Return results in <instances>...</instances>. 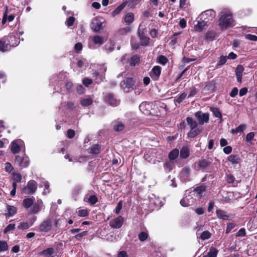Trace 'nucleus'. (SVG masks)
Wrapping results in <instances>:
<instances>
[{
    "instance_id": "4468645a",
    "label": "nucleus",
    "mask_w": 257,
    "mask_h": 257,
    "mask_svg": "<svg viewBox=\"0 0 257 257\" xmlns=\"http://www.w3.org/2000/svg\"><path fill=\"white\" fill-rule=\"evenodd\" d=\"M43 207V203L42 200H38L35 203L34 202L31 209V213L36 214L39 212Z\"/></svg>"
},
{
    "instance_id": "0e129e2a",
    "label": "nucleus",
    "mask_w": 257,
    "mask_h": 257,
    "mask_svg": "<svg viewBox=\"0 0 257 257\" xmlns=\"http://www.w3.org/2000/svg\"><path fill=\"white\" fill-rule=\"evenodd\" d=\"M254 136V133L253 132H250L247 134L246 136V141L247 142L251 141Z\"/></svg>"
},
{
    "instance_id": "f704fd0d",
    "label": "nucleus",
    "mask_w": 257,
    "mask_h": 257,
    "mask_svg": "<svg viewBox=\"0 0 257 257\" xmlns=\"http://www.w3.org/2000/svg\"><path fill=\"white\" fill-rule=\"evenodd\" d=\"M33 223H32L30 225L27 222H21L18 226V229L22 230H25L28 229L31 226L33 225Z\"/></svg>"
},
{
    "instance_id": "b1692460",
    "label": "nucleus",
    "mask_w": 257,
    "mask_h": 257,
    "mask_svg": "<svg viewBox=\"0 0 257 257\" xmlns=\"http://www.w3.org/2000/svg\"><path fill=\"white\" fill-rule=\"evenodd\" d=\"M34 198H27L25 199L23 201V206L28 209L31 207L34 204Z\"/></svg>"
},
{
    "instance_id": "3c124183",
    "label": "nucleus",
    "mask_w": 257,
    "mask_h": 257,
    "mask_svg": "<svg viewBox=\"0 0 257 257\" xmlns=\"http://www.w3.org/2000/svg\"><path fill=\"white\" fill-rule=\"evenodd\" d=\"M244 37L246 39L249 40L250 41H257V37L253 35L245 34V35H244Z\"/></svg>"
},
{
    "instance_id": "c756f323",
    "label": "nucleus",
    "mask_w": 257,
    "mask_h": 257,
    "mask_svg": "<svg viewBox=\"0 0 257 257\" xmlns=\"http://www.w3.org/2000/svg\"><path fill=\"white\" fill-rule=\"evenodd\" d=\"M186 121L188 125H189L191 130L197 127L198 123L196 121L193 120L192 118L190 117H187L186 118Z\"/></svg>"
},
{
    "instance_id": "7c9ffc66",
    "label": "nucleus",
    "mask_w": 257,
    "mask_h": 257,
    "mask_svg": "<svg viewBox=\"0 0 257 257\" xmlns=\"http://www.w3.org/2000/svg\"><path fill=\"white\" fill-rule=\"evenodd\" d=\"M88 152L91 154H98L100 151V147L98 145H94L89 148L88 149Z\"/></svg>"
},
{
    "instance_id": "603ef678",
    "label": "nucleus",
    "mask_w": 257,
    "mask_h": 257,
    "mask_svg": "<svg viewBox=\"0 0 257 257\" xmlns=\"http://www.w3.org/2000/svg\"><path fill=\"white\" fill-rule=\"evenodd\" d=\"M5 166L6 171L7 172L11 173L12 171L14 170V167L12 166V165L10 163L7 162V163H5Z\"/></svg>"
},
{
    "instance_id": "423d86ee",
    "label": "nucleus",
    "mask_w": 257,
    "mask_h": 257,
    "mask_svg": "<svg viewBox=\"0 0 257 257\" xmlns=\"http://www.w3.org/2000/svg\"><path fill=\"white\" fill-rule=\"evenodd\" d=\"M22 149L25 151L24 143L22 140H17L12 142L11 150L13 154L18 153Z\"/></svg>"
},
{
    "instance_id": "13d9d810",
    "label": "nucleus",
    "mask_w": 257,
    "mask_h": 257,
    "mask_svg": "<svg viewBox=\"0 0 257 257\" xmlns=\"http://www.w3.org/2000/svg\"><path fill=\"white\" fill-rule=\"evenodd\" d=\"M227 60V58L226 56H221L220 57L219 61L217 63L218 65H224Z\"/></svg>"
},
{
    "instance_id": "6e6d98bb",
    "label": "nucleus",
    "mask_w": 257,
    "mask_h": 257,
    "mask_svg": "<svg viewBox=\"0 0 257 257\" xmlns=\"http://www.w3.org/2000/svg\"><path fill=\"white\" fill-rule=\"evenodd\" d=\"M187 96V94L185 92L182 93L177 99L176 101L180 103L183 101V100L186 98Z\"/></svg>"
},
{
    "instance_id": "e2e57ef3",
    "label": "nucleus",
    "mask_w": 257,
    "mask_h": 257,
    "mask_svg": "<svg viewBox=\"0 0 257 257\" xmlns=\"http://www.w3.org/2000/svg\"><path fill=\"white\" fill-rule=\"evenodd\" d=\"M122 202L121 201H119L117 203V205H116V206L115 207V213L116 214H119V213L120 211V210H121V209L122 208Z\"/></svg>"
},
{
    "instance_id": "20e7f679",
    "label": "nucleus",
    "mask_w": 257,
    "mask_h": 257,
    "mask_svg": "<svg viewBox=\"0 0 257 257\" xmlns=\"http://www.w3.org/2000/svg\"><path fill=\"white\" fill-rule=\"evenodd\" d=\"M135 81V79L133 77L126 78L121 81L120 83L121 88L124 92H129L133 89Z\"/></svg>"
},
{
    "instance_id": "5fc2aeb1",
    "label": "nucleus",
    "mask_w": 257,
    "mask_h": 257,
    "mask_svg": "<svg viewBox=\"0 0 257 257\" xmlns=\"http://www.w3.org/2000/svg\"><path fill=\"white\" fill-rule=\"evenodd\" d=\"M246 128V125L244 124H241L237 126L234 130L235 133H239L244 131Z\"/></svg>"
},
{
    "instance_id": "2f4dec72",
    "label": "nucleus",
    "mask_w": 257,
    "mask_h": 257,
    "mask_svg": "<svg viewBox=\"0 0 257 257\" xmlns=\"http://www.w3.org/2000/svg\"><path fill=\"white\" fill-rule=\"evenodd\" d=\"M140 60V57L139 56L137 55H134L130 59V64L131 66H135L139 63Z\"/></svg>"
},
{
    "instance_id": "7ed1b4c3",
    "label": "nucleus",
    "mask_w": 257,
    "mask_h": 257,
    "mask_svg": "<svg viewBox=\"0 0 257 257\" xmlns=\"http://www.w3.org/2000/svg\"><path fill=\"white\" fill-rule=\"evenodd\" d=\"M195 201V199L190 191H186L184 197L180 200V204L183 207H188L192 205Z\"/></svg>"
},
{
    "instance_id": "79ce46f5",
    "label": "nucleus",
    "mask_w": 257,
    "mask_h": 257,
    "mask_svg": "<svg viewBox=\"0 0 257 257\" xmlns=\"http://www.w3.org/2000/svg\"><path fill=\"white\" fill-rule=\"evenodd\" d=\"M205 37L206 39L212 41L215 37V33L213 31H209L206 34Z\"/></svg>"
},
{
    "instance_id": "dca6fc26",
    "label": "nucleus",
    "mask_w": 257,
    "mask_h": 257,
    "mask_svg": "<svg viewBox=\"0 0 257 257\" xmlns=\"http://www.w3.org/2000/svg\"><path fill=\"white\" fill-rule=\"evenodd\" d=\"M205 187L203 185L196 187L193 190L191 191V193L194 197L201 198L202 196L203 192L205 191Z\"/></svg>"
},
{
    "instance_id": "c85d7f7f",
    "label": "nucleus",
    "mask_w": 257,
    "mask_h": 257,
    "mask_svg": "<svg viewBox=\"0 0 257 257\" xmlns=\"http://www.w3.org/2000/svg\"><path fill=\"white\" fill-rule=\"evenodd\" d=\"M189 150L187 147H183L180 150V157L181 158H187L189 156Z\"/></svg>"
},
{
    "instance_id": "052dcab7",
    "label": "nucleus",
    "mask_w": 257,
    "mask_h": 257,
    "mask_svg": "<svg viewBox=\"0 0 257 257\" xmlns=\"http://www.w3.org/2000/svg\"><path fill=\"white\" fill-rule=\"evenodd\" d=\"M77 92L79 94H82L84 93L85 88L82 85H78L77 86Z\"/></svg>"
},
{
    "instance_id": "f03ea898",
    "label": "nucleus",
    "mask_w": 257,
    "mask_h": 257,
    "mask_svg": "<svg viewBox=\"0 0 257 257\" xmlns=\"http://www.w3.org/2000/svg\"><path fill=\"white\" fill-rule=\"evenodd\" d=\"M18 45L16 37L13 35L6 36L0 40V51L5 52L10 50L11 47Z\"/></svg>"
},
{
    "instance_id": "a878e982",
    "label": "nucleus",
    "mask_w": 257,
    "mask_h": 257,
    "mask_svg": "<svg viewBox=\"0 0 257 257\" xmlns=\"http://www.w3.org/2000/svg\"><path fill=\"white\" fill-rule=\"evenodd\" d=\"M126 5V2H124L122 3L121 5L118 6L112 13V16L113 17H115V16L118 15L122 10L125 7Z\"/></svg>"
},
{
    "instance_id": "473e14b6",
    "label": "nucleus",
    "mask_w": 257,
    "mask_h": 257,
    "mask_svg": "<svg viewBox=\"0 0 257 257\" xmlns=\"http://www.w3.org/2000/svg\"><path fill=\"white\" fill-rule=\"evenodd\" d=\"M179 150L174 149L171 151L169 154V158L170 160H174L177 158L179 155Z\"/></svg>"
},
{
    "instance_id": "39448f33",
    "label": "nucleus",
    "mask_w": 257,
    "mask_h": 257,
    "mask_svg": "<svg viewBox=\"0 0 257 257\" xmlns=\"http://www.w3.org/2000/svg\"><path fill=\"white\" fill-rule=\"evenodd\" d=\"M104 20L101 18H95L91 23V29L94 32H97L103 29Z\"/></svg>"
},
{
    "instance_id": "09e8293b",
    "label": "nucleus",
    "mask_w": 257,
    "mask_h": 257,
    "mask_svg": "<svg viewBox=\"0 0 257 257\" xmlns=\"http://www.w3.org/2000/svg\"><path fill=\"white\" fill-rule=\"evenodd\" d=\"M13 175V179L15 181L20 182L22 180V176L19 173H12Z\"/></svg>"
},
{
    "instance_id": "bf43d9fd",
    "label": "nucleus",
    "mask_w": 257,
    "mask_h": 257,
    "mask_svg": "<svg viewBox=\"0 0 257 257\" xmlns=\"http://www.w3.org/2000/svg\"><path fill=\"white\" fill-rule=\"evenodd\" d=\"M245 230L244 228H240L236 233V236L243 237L245 235Z\"/></svg>"
},
{
    "instance_id": "ddd939ff",
    "label": "nucleus",
    "mask_w": 257,
    "mask_h": 257,
    "mask_svg": "<svg viewBox=\"0 0 257 257\" xmlns=\"http://www.w3.org/2000/svg\"><path fill=\"white\" fill-rule=\"evenodd\" d=\"M210 164V163L209 161L205 159H202L194 163V169L197 171L204 170L206 169Z\"/></svg>"
},
{
    "instance_id": "e433bc0d",
    "label": "nucleus",
    "mask_w": 257,
    "mask_h": 257,
    "mask_svg": "<svg viewBox=\"0 0 257 257\" xmlns=\"http://www.w3.org/2000/svg\"><path fill=\"white\" fill-rule=\"evenodd\" d=\"M124 128V124L121 122H117L113 126L114 131L117 132H120L123 130Z\"/></svg>"
},
{
    "instance_id": "412c9836",
    "label": "nucleus",
    "mask_w": 257,
    "mask_h": 257,
    "mask_svg": "<svg viewBox=\"0 0 257 257\" xmlns=\"http://www.w3.org/2000/svg\"><path fill=\"white\" fill-rule=\"evenodd\" d=\"M216 213L218 218L221 219L227 220L229 217V215L227 213V212L222 210L218 209L216 210Z\"/></svg>"
},
{
    "instance_id": "c9c22d12",
    "label": "nucleus",
    "mask_w": 257,
    "mask_h": 257,
    "mask_svg": "<svg viewBox=\"0 0 257 257\" xmlns=\"http://www.w3.org/2000/svg\"><path fill=\"white\" fill-rule=\"evenodd\" d=\"M210 110L212 111V112L213 113V114L215 117L221 118V117H222L221 113L220 111H219V110L217 108L211 107Z\"/></svg>"
},
{
    "instance_id": "4be33fe9",
    "label": "nucleus",
    "mask_w": 257,
    "mask_h": 257,
    "mask_svg": "<svg viewBox=\"0 0 257 257\" xmlns=\"http://www.w3.org/2000/svg\"><path fill=\"white\" fill-rule=\"evenodd\" d=\"M243 67L241 65H238L235 70V74L236 76V79L238 82H241L242 74L243 71Z\"/></svg>"
},
{
    "instance_id": "a211bd4d",
    "label": "nucleus",
    "mask_w": 257,
    "mask_h": 257,
    "mask_svg": "<svg viewBox=\"0 0 257 257\" xmlns=\"http://www.w3.org/2000/svg\"><path fill=\"white\" fill-rule=\"evenodd\" d=\"M89 39L95 45L101 46L105 41L104 38L99 35H95L90 37Z\"/></svg>"
},
{
    "instance_id": "aec40b11",
    "label": "nucleus",
    "mask_w": 257,
    "mask_h": 257,
    "mask_svg": "<svg viewBox=\"0 0 257 257\" xmlns=\"http://www.w3.org/2000/svg\"><path fill=\"white\" fill-rule=\"evenodd\" d=\"M8 212L5 214L6 217H10L14 216L17 212V209L14 206L7 205Z\"/></svg>"
},
{
    "instance_id": "72a5a7b5",
    "label": "nucleus",
    "mask_w": 257,
    "mask_h": 257,
    "mask_svg": "<svg viewBox=\"0 0 257 257\" xmlns=\"http://www.w3.org/2000/svg\"><path fill=\"white\" fill-rule=\"evenodd\" d=\"M228 160L233 164H237L239 163V159L236 155H231L228 157Z\"/></svg>"
},
{
    "instance_id": "6ab92c4d",
    "label": "nucleus",
    "mask_w": 257,
    "mask_h": 257,
    "mask_svg": "<svg viewBox=\"0 0 257 257\" xmlns=\"http://www.w3.org/2000/svg\"><path fill=\"white\" fill-rule=\"evenodd\" d=\"M151 106L146 102L141 103L139 106L140 110L145 114L148 115L150 113Z\"/></svg>"
},
{
    "instance_id": "4d7b16f0",
    "label": "nucleus",
    "mask_w": 257,
    "mask_h": 257,
    "mask_svg": "<svg viewBox=\"0 0 257 257\" xmlns=\"http://www.w3.org/2000/svg\"><path fill=\"white\" fill-rule=\"evenodd\" d=\"M75 21V18L73 17H70L66 21V24L70 27L73 25Z\"/></svg>"
},
{
    "instance_id": "5701e85b",
    "label": "nucleus",
    "mask_w": 257,
    "mask_h": 257,
    "mask_svg": "<svg viewBox=\"0 0 257 257\" xmlns=\"http://www.w3.org/2000/svg\"><path fill=\"white\" fill-rule=\"evenodd\" d=\"M207 23L203 19L200 20L198 21L197 24L195 26V30L198 32H201L203 30V28L205 26H206Z\"/></svg>"
},
{
    "instance_id": "37998d69",
    "label": "nucleus",
    "mask_w": 257,
    "mask_h": 257,
    "mask_svg": "<svg viewBox=\"0 0 257 257\" xmlns=\"http://www.w3.org/2000/svg\"><path fill=\"white\" fill-rule=\"evenodd\" d=\"M78 215L80 217H86L88 215V211L86 209H80L77 212Z\"/></svg>"
},
{
    "instance_id": "bb28decb",
    "label": "nucleus",
    "mask_w": 257,
    "mask_h": 257,
    "mask_svg": "<svg viewBox=\"0 0 257 257\" xmlns=\"http://www.w3.org/2000/svg\"><path fill=\"white\" fill-rule=\"evenodd\" d=\"M134 21V15L132 13H127L124 18V21L127 24H131Z\"/></svg>"
},
{
    "instance_id": "8fccbe9b",
    "label": "nucleus",
    "mask_w": 257,
    "mask_h": 257,
    "mask_svg": "<svg viewBox=\"0 0 257 257\" xmlns=\"http://www.w3.org/2000/svg\"><path fill=\"white\" fill-rule=\"evenodd\" d=\"M141 40V44L142 46H147L149 43V38L147 37H142Z\"/></svg>"
},
{
    "instance_id": "2eb2a0df",
    "label": "nucleus",
    "mask_w": 257,
    "mask_h": 257,
    "mask_svg": "<svg viewBox=\"0 0 257 257\" xmlns=\"http://www.w3.org/2000/svg\"><path fill=\"white\" fill-rule=\"evenodd\" d=\"M161 72V67L159 66H154L150 72V76L154 80H157L160 77Z\"/></svg>"
},
{
    "instance_id": "a19ab883",
    "label": "nucleus",
    "mask_w": 257,
    "mask_h": 257,
    "mask_svg": "<svg viewBox=\"0 0 257 257\" xmlns=\"http://www.w3.org/2000/svg\"><path fill=\"white\" fill-rule=\"evenodd\" d=\"M114 44L113 42H110L107 43L105 45V50L107 51V53L111 52L114 49Z\"/></svg>"
},
{
    "instance_id": "58836bf2",
    "label": "nucleus",
    "mask_w": 257,
    "mask_h": 257,
    "mask_svg": "<svg viewBox=\"0 0 257 257\" xmlns=\"http://www.w3.org/2000/svg\"><path fill=\"white\" fill-rule=\"evenodd\" d=\"M8 249V245L6 241L0 240V252L5 251Z\"/></svg>"
},
{
    "instance_id": "ea45409f",
    "label": "nucleus",
    "mask_w": 257,
    "mask_h": 257,
    "mask_svg": "<svg viewBox=\"0 0 257 257\" xmlns=\"http://www.w3.org/2000/svg\"><path fill=\"white\" fill-rule=\"evenodd\" d=\"M92 99L90 98H87L82 99L81 101V104L82 105L84 106H87L91 105L92 103Z\"/></svg>"
},
{
    "instance_id": "69168bd1",
    "label": "nucleus",
    "mask_w": 257,
    "mask_h": 257,
    "mask_svg": "<svg viewBox=\"0 0 257 257\" xmlns=\"http://www.w3.org/2000/svg\"><path fill=\"white\" fill-rule=\"evenodd\" d=\"M74 49L76 52H79L82 49V44L81 43H77L75 45Z\"/></svg>"
},
{
    "instance_id": "9d476101",
    "label": "nucleus",
    "mask_w": 257,
    "mask_h": 257,
    "mask_svg": "<svg viewBox=\"0 0 257 257\" xmlns=\"http://www.w3.org/2000/svg\"><path fill=\"white\" fill-rule=\"evenodd\" d=\"M15 163L20 167L25 168L28 167L29 164V159L28 157H21L17 155L16 156Z\"/></svg>"
},
{
    "instance_id": "de8ad7c7",
    "label": "nucleus",
    "mask_w": 257,
    "mask_h": 257,
    "mask_svg": "<svg viewBox=\"0 0 257 257\" xmlns=\"http://www.w3.org/2000/svg\"><path fill=\"white\" fill-rule=\"evenodd\" d=\"M15 224H9L4 230V233H7L8 232L13 230L15 229Z\"/></svg>"
},
{
    "instance_id": "cd10ccee",
    "label": "nucleus",
    "mask_w": 257,
    "mask_h": 257,
    "mask_svg": "<svg viewBox=\"0 0 257 257\" xmlns=\"http://www.w3.org/2000/svg\"><path fill=\"white\" fill-rule=\"evenodd\" d=\"M218 250L213 247L210 248L209 251L204 257H216L218 253Z\"/></svg>"
},
{
    "instance_id": "f257e3e1",
    "label": "nucleus",
    "mask_w": 257,
    "mask_h": 257,
    "mask_svg": "<svg viewBox=\"0 0 257 257\" xmlns=\"http://www.w3.org/2000/svg\"><path fill=\"white\" fill-rule=\"evenodd\" d=\"M233 21L232 15L230 12H222L219 19V26L221 30H226L227 28L233 25Z\"/></svg>"
},
{
    "instance_id": "680f3d73",
    "label": "nucleus",
    "mask_w": 257,
    "mask_h": 257,
    "mask_svg": "<svg viewBox=\"0 0 257 257\" xmlns=\"http://www.w3.org/2000/svg\"><path fill=\"white\" fill-rule=\"evenodd\" d=\"M159 62L162 65H165L167 62V59L164 56H160L159 57Z\"/></svg>"
},
{
    "instance_id": "4c0bfd02",
    "label": "nucleus",
    "mask_w": 257,
    "mask_h": 257,
    "mask_svg": "<svg viewBox=\"0 0 257 257\" xmlns=\"http://www.w3.org/2000/svg\"><path fill=\"white\" fill-rule=\"evenodd\" d=\"M148 234L144 231L141 232L138 235V238L141 241H144L147 239Z\"/></svg>"
},
{
    "instance_id": "f3484780",
    "label": "nucleus",
    "mask_w": 257,
    "mask_h": 257,
    "mask_svg": "<svg viewBox=\"0 0 257 257\" xmlns=\"http://www.w3.org/2000/svg\"><path fill=\"white\" fill-rule=\"evenodd\" d=\"M105 102L112 106H117L119 104V101L116 100L111 94H107L104 98Z\"/></svg>"
},
{
    "instance_id": "49530a36",
    "label": "nucleus",
    "mask_w": 257,
    "mask_h": 257,
    "mask_svg": "<svg viewBox=\"0 0 257 257\" xmlns=\"http://www.w3.org/2000/svg\"><path fill=\"white\" fill-rule=\"evenodd\" d=\"M98 201V199L95 195H91L88 198V202L91 205H94Z\"/></svg>"
},
{
    "instance_id": "393cba45",
    "label": "nucleus",
    "mask_w": 257,
    "mask_h": 257,
    "mask_svg": "<svg viewBox=\"0 0 257 257\" xmlns=\"http://www.w3.org/2000/svg\"><path fill=\"white\" fill-rule=\"evenodd\" d=\"M202 131L201 128L196 127L194 129H191L190 132L188 133V136L189 138H194L196 136L198 135L201 133Z\"/></svg>"
},
{
    "instance_id": "6e6552de",
    "label": "nucleus",
    "mask_w": 257,
    "mask_h": 257,
    "mask_svg": "<svg viewBox=\"0 0 257 257\" xmlns=\"http://www.w3.org/2000/svg\"><path fill=\"white\" fill-rule=\"evenodd\" d=\"M216 16V13L213 10H208L202 13L199 19L204 20L207 23L209 21L212 20Z\"/></svg>"
},
{
    "instance_id": "864d4df0",
    "label": "nucleus",
    "mask_w": 257,
    "mask_h": 257,
    "mask_svg": "<svg viewBox=\"0 0 257 257\" xmlns=\"http://www.w3.org/2000/svg\"><path fill=\"white\" fill-rule=\"evenodd\" d=\"M75 135V132L74 130L69 129L67 132V137L69 139H72Z\"/></svg>"
},
{
    "instance_id": "338daca9",
    "label": "nucleus",
    "mask_w": 257,
    "mask_h": 257,
    "mask_svg": "<svg viewBox=\"0 0 257 257\" xmlns=\"http://www.w3.org/2000/svg\"><path fill=\"white\" fill-rule=\"evenodd\" d=\"M190 173V169L187 167H185L182 169V171L181 172V174L182 175L188 176Z\"/></svg>"
},
{
    "instance_id": "f8f14e48",
    "label": "nucleus",
    "mask_w": 257,
    "mask_h": 257,
    "mask_svg": "<svg viewBox=\"0 0 257 257\" xmlns=\"http://www.w3.org/2000/svg\"><path fill=\"white\" fill-rule=\"evenodd\" d=\"M52 228V221L50 219L44 220L39 226V230L40 232H47Z\"/></svg>"
},
{
    "instance_id": "774afa93",
    "label": "nucleus",
    "mask_w": 257,
    "mask_h": 257,
    "mask_svg": "<svg viewBox=\"0 0 257 257\" xmlns=\"http://www.w3.org/2000/svg\"><path fill=\"white\" fill-rule=\"evenodd\" d=\"M127 254L125 251L122 250L120 251L117 253V257H127Z\"/></svg>"
},
{
    "instance_id": "0eeeda50",
    "label": "nucleus",
    "mask_w": 257,
    "mask_h": 257,
    "mask_svg": "<svg viewBox=\"0 0 257 257\" xmlns=\"http://www.w3.org/2000/svg\"><path fill=\"white\" fill-rule=\"evenodd\" d=\"M37 188V183L34 181L31 180L27 183V185L24 187L23 191L26 194H34Z\"/></svg>"
},
{
    "instance_id": "c03bdc74",
    "label": "nucleus",
    "mask_w": 257,
    "mask_h": 257,
    "mask_svg": "<svg viewBox=\"0 0 257 257\" xmlns=\"http://www.w3.org/2000/svg\"><path fill=\"white\" fill-rule=\"evenodd\" d=\"M210 237L211 233L208 231H204L200 235V238L202 240L208 239Z\"/></svg>"
},
{
    "instance_id": "1a4fd4ad",
    "label": "nucleus",
    "mask_w": 257,
    "mask_h": 257,
    "mask_svg": "<svg viewBox=\"0 0 257 257\" xmlns=\"http://www.w3.org/2000/svg\"><path fill=\"white\" fill-rule=\"evenodd\" d=\"M195 115L199 123L200 124H203L209 121V114L208 112L202 113L201 111H198L195 113Z\"/></svg>"
},
{
    "instance_id": "a18cd8bd",
    "label": "nucleus",
    "mask_w": 257,
    "mask_h": 257,
    "mask_svg": "<svg viewBox=\"0 0 257 257\" xmlns=\"http://www.w3.org/2000/svg\"><path fill=\"white\" fill-rule=\"evenodd\" d=\"M131 28L130 27H126L125 28H120L119 30H118V33L120 34V35H125L127 33L131 32Z\"/></svg>"
},
{
    "instance_id": "9b49d317",
    "label": "nucleus",
    "mask_w": 257,
    "mask_h": 257,
    "mask_svg": "<svg viewBox=\"0 0 257 257\" xmlns=\"http://www.w3.org/2000/svg\"><path fill=\"white\" fill-rule=\"evenodd\" d=\"M123 222V219L122 216H119L109 221V225L112 228H120Z\"/></svg>"
}]
</instances>
